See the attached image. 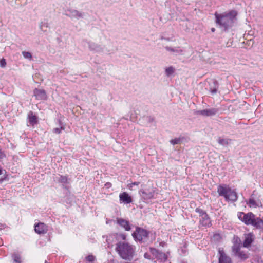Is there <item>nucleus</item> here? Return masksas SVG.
I'll return each instance as SVG.
<instances>
[{
  "label": "nucleus",
  "instance_id": "obj_1",
  "mask_svg": "<svg viewBox=\"0 0 263 263\" xmlns=\"http://www.w3.org/2000/svg\"><path fill=\"white\" fill-rule=\"evenodd\" d=\"M237 15V12L235 10H231L221 14L216 12V22L220 28L226 31L232 26Z\"/></svg>",
  "mask_w": 263,
  "mask_h": 263
},
{
  "label": "nucleus",
  "instance_id": "obj_2",
  "mask_svg": "<svg viewBox=\"0 0 263 263\" xmlns=\"http://www.w3.org/2000/svg\"><path fill=\"white\" fill-rule=\"evenodd\" d=\"M238 218L247 225H251L257 229L263 230V220L256 217L252 212H238Z\"/></svg>",
  "mask_w": 263,
  "mask_h": 263
},
{
  "label": "nucleus",
  "instance_id": "obj_3",
  "mask_svg": "<svg viewBox=\"0 0 263 263\" xmlns=\"http://www.w3.org/2000/svg\"><path fill=\"white\" fill-rule=\"evenodd\" d=\"M116 250L122 259L127 260H132L135 252V248L126 242L117 243Z\"/></svg>",
  "mask_w": 263,
  "mask_h": 263
},
{
  "label": "nucleus",
  "instance_id": "obj_4",
  "mask_svg": "<svg viewBox=\"0 0 263 263\" xmlns=\"http://www.w3.org/2000/svg\"><path fill=\"white\" fill-rule=\"evenodd\" d=\"M219 196H223L226 201L235 202L238 199L236 192L226 185H219L217 188Z\"/></svg>",
  "mask_w": 263,
  "mask_h": 263
},
{
  "label": "nucleus",
  "instance_id": "obj_5",
  "mask_svg": "<svg viewBox=\"0 0 263 263\" xmlns=\"http://www.w3.org/2000/svg\"><path fill=\"white\" fill-rule=\"evenodd\" d=\"M149 234V232L147 230L137 227L135 231L133 233L132 235L136 241H146Z\"/></svg>",
  "mask_w": 263,
  "mask_h": 263
},
{
  "label": "nucleus",
  "instance_id": "obj_6",
  "mask_svg": "<svg viewBox=\"0 0 263 263\" xmlns=\"http://www.w3.org/2000/svg\"><path fill=\"white\" fill-rule=\"evenodd\" d=\"M65 15L72 19L79 20L84 17V13L75 9H70L65 11Z\"/></svg>",
  "mask_w": 263,
  "mask_h": 263
},
{
  "label": "nucleus",
  "instance_id": "obj_7",
  "mask_svg": "<svg viewBox=\"0 0 263 263\" xmlns=\"http://www.w3.org/2000/svg\"><path fill=\"white\" fill-rule=\"evenodd\" d=\"M217 112V109L216 108H209L201 110H197L195 114L198 115H201L204 117H209L215 115Z\"/></svg>",
  "mask_w": 263,
  "mask_h": 263
},
{
  "label": "nucleus",
  "instance_id": "obj_8",
  "mask_svg": "<svg viewBox=\"0 0 263 263\" xmlns=\"http://www.w3.org/2000/svg\"><path fill=\"white\" fill-rule=\"evenodd\" d=\"M33 94L35 98L37 100H46L47 98L46 92L43 89L35 88L33 90Z\"/></svg>",
  "mask_w": 263,
  "mask_h": 263
},
{
  "label": "nucleus",
  "instance_id": "obj_9",
  "mask_svg": "<svg viewBox=\"0 0 263 263\" xmlns=\"http://www.w3.org/2000/svg\"><path fill=\"white\" fill-rule=\"evenodd\" d=\"M119 200L121 203L129 204L132 202L133 199L126 192H123L119 195Z\"/></svg>",
  "mask_w": 263,
  "mask_h": 263
},
{
  "label": "nucleus",
  "instance_id": "obj_10",
  "mask_svg": "<svg viewBox=\"0 0 263 263\" xmlns=\"http://www.w3.org/2000/svg\"><path fill=\"white\" fill-rule=\"evenodd\" d=\"M34 230L37 234H44L47 232L48 228L45 224L40 222L35 225Z\"/></svg>",
  "mask_w": 263,
  "mask_h": 263
},
{
  "label": "nucleus",
  "instance_id": "obj_11",
  "mask_svg": "<svg viewBox=\"0 0 263 263\" xmlns=\"http://www.w3.org/2000/svg\"><path fill=\"white\" fill-rule=\"evenodd\" d=\"M117 223L120 227L124 228L125 231H129L130 227L128 221L121 218H116Z\"/></svg>",
  "mask_w": 263,
  "mask_h": 263
},
{
  "label": "nucleus",
  "instance_id": "obj_12",
  "mask_svg": "<svg viewBox=\"0 0 263 263\" xmlns=\"http://www.w3.org/2000/svg\"><path fill=\"white\" fill-rule=\"evenodd\" d=\"M245 239L243 245L245 247H249L254 240V235L252 233H249L245 235Z\"/></svg>",
  "mask_w": 263,
  "mask_h": 263
},
{
  "label": "nucleus",
  "instance_id": "obj_13",
  "mask_svg": "<svg viewBox=\"0 0 263 263\" xmlns=\"http://www.w3.org/2000/svg\"><path fill=\"white\" fill-rule=\"evenodd\" d=\"M220 257L219 258V263H231V258L227 256L223 250H219Z\"/></svg>",
  "mask_w": 263,
  "mask_h": 263
},
{
  "label": "nucleus",
  "instance_id": "obj_14",
  "mask_svg": "<svg viewBox=\"0 0 263 263\" xmlns=\"http://www.w3.org/2000/svg\"><path fill=\"white\" fill-rule=\"evenodd\" d=\"M88 47L90 50L95 52L100 53L103 52L102 47L93 42H89Z\"/></svg>",
  "mask_w": 263,
  "mask_h": 263
},
{
  "label": "nucleus",
  "instance_id": "obj_15",
  "mask_svg": "<svg viewBox=\"0 0 263 263\" xmlns=\"http://www.w3.org/2000/svg\"><path fill=\"white\" fill-rule=\"evenodd\" d=\"M247 204L250 207V208H257L259 207L262 205L261 201L258 199V200H255L252 196L249 199V202L247 203Z\"/></svg>",
  "mask_w": 263,
  "mask_h": 263
},
{
  "label": "nucleus",
  "instance_id": "obj_16",
  "mask_svg": "<svg viewBox=\"0 0 263 263\" xmlns=\"http://www.w3.org/2000/svg\"><path fill=\"white\" fill-rule=\"evenodd\" d=\"M200 223L204 227H210L211 226L210 219L208 215H204L203 216L200 218Z\"/></svg>",
  "mask_w": 263,
  "mask_h": 263
},
{
  "label": "nucleus",
  "instance_id": "obj_17",
  "mask_svg": "<svg viewBox=\"0 0 263 263\" xmlns=\"http://www.w3.org/2000/svg\"><path fill=\"white\" fill-rule=\"evenodd\" d=\"M27 119L30 125L34 126L37 122V118L33 115L32 111H30L28 113Z\"/></svg>",
  "mask_w": 263,
  "mask_h": 263
},
{
  "label": "nucleus",
  "instance_id": "obj_18",
  "mask_svg": "<svg viewBox=\"0 0 263 263\" xmlns=\"http://www.w3.org/2000/svg\"><path fill=\"white\" fill-rule=\"evenodd\" d=\"M234 239L235 240V243L232 247V250L233 253L236 254L240 251V240L237 237H234Z\"/></svg>",
  "mask_w": 263,
  "mask_h": 263
},
{
  "label": "nucleus",
  "instance_id": "obj_19",
  "mask_svg": "<svg viewBox=\"0 0 263 263\" xmlns=\"http://www.w3.org/2000/svg\"><path fill=\"white\" fill-rule=\"evenodd\" d=\"M67 180L68 179L66 176L60 175H58L54 178V181L63 184L66 183L67 182Z\"/></svg>",
  "mask_w": 263,
  "mask_h": 263
},
{
  "label": "nucleus",
  "instance_id": "obj_20",
  "mask_svg": "<svg viewBox=\"0 0 263 263\" xmlns=\"http://www.w3.org/2000/svg\"><path fill=\"white\" fill-rule=\"evenodd\" d=\"M231 139H227V138H226V139H224V138H222L221 137H219L217 139V142L218 143L222 145V146H227L228 145H229L230 142H231Z\"/></svg>",
  "mask_w": 263,
  "mask_h": 263
},
{
  "label": "nucleus",
  "instance_id": "obj_21",
  "mask_svg": "<svg viewBox=\"0 0 263 263\" xmlns=\"http://www.w3.org/2000/svg\"><path fill=\"white\" fill-rule=\"evenodd\" d=\"M165 49L167 51L172 53H174L175 54H179L182 52V50H181L179 48H172L168 46H166Z\"/></svg>",
  "mask_w": 263,
  "mask_h": 263
},
{
  "label": "nucleus",
  "instance_id": "obj_22",
  "mask_svg": "<svg viewBox=\"0 0 263 263\" xmlns=\"http://www.w3.org/2000/svg\"><path fill=\"white\" fill-rule=\"evenodd\" d=\"M140 193H141L143 195V197L145 199H150L153 198L154 197V192H150L149 193H146L144 191L141 190Z\"/></svg>",
  "mask_w": 263,
  "mask_h": 263
},
{
  "label": "nucleus",
  "instance_id": "obj_23",
  "mask_svg": "<svg viewBox=\"0 0 263 263\" xmlns=\"http://www.w3.org/2000/svg\"><path fill=\"white\" fill-rule=\"evenodd\" d=\"M156 258H157L158 260H160L161 261H163L166 260L167 257L164 253L159 252Z\"/></svg>",
  "mask_w": 263,
  "mask_h": 263
},
{
  "label": "nucleus",
  "instance_id": "obj_24",
  "mask_svg": "<svg viewBox=\"0 0 263 263\" xmlns=\"http://www.w3.org/2000/svg\"><path fill=\"white\" fill-rule=\"evenodd\" d=\"M175 69L172 67H168L165 69V74L167 77H170L174 72Z\"/></svg>",
  "mask_w": 263,
  "mask_h": 263
},
{
  "label": "nucleus",
  "instance_id": "obj_25",
  "mask_svg": "<svg viewBox=\"0 0 263 263\" xmlns=\"http://www.w3.org/2000/svg\"><path fill=\"white\" fill-rule=\"evenodd\" d=\"M22 54L25 59H28L29 60H32V56L30 52L24 51L22 52Z\"/></svg>",
  "mask_w": 263,
  "mask_h": 263
},
{
  "label": "nucleus",
  "instance_id": "obj_26",
  "mask_svg": "<svg viewBox=\"0 0 263 263\" xmlns=\"http://www.w3.org/2000/svg\"><path fill=\"white\" fill-rule=\"evenodd\" d=\"M13 259V263H21V258L20 255L14 254L12 256Z\"/></svg>",
  "mask_w": 263,
  "mask_h": 263
},
{
  "label": "nucleus",
  "instance_id": "obj_27",
  "mask_svg": "<svg viewBox=\"0 0 263 263\" xmlns=\"http://www.w3.org/2000/svg\"><path fill=\"white\" fill-rule=\"evenodd\" d=\"M235 255L238 256L241 259H245L248 257L247 255L240 250Z\"/></svg>",
  "mask_w": 263,
  "mask_h": 263
},
{
  "label": "nucleus",
  "instance_id": "obj_28",
  "mask_svg": "<svg viewBox=\"0 0 263 263\" xmlns=\"http://www.w3.org/2000/svg\"><path fill=\"white\" fill-rule=\"evenodd\" d=\"M195 211L196 213H198L200 218H201V217L203 216L204 215H207L204 211L200 208H196Z\"/></svg>",
  "mask_w": 263,
  "mask_h": 263
},
{
  "label": "nucleus",
  "instance_id": "obj_29",
  "mask_svg": "<svg viewBox=\"0 0 263 263\" xmlns=\"http://www.w3.org/2000/svg\"><path fill=\"white\" fill-rule=\"evenodd\" d=\"M181 141V138H175L174 139H172L170 140V143L172 145H176L177 144H179Z\"/></svg>",
  "mask_w": 263,
  "mask_h": 263
},
{
  "label": "nucleus",
  "instance_id": "obj_30",
  "mask_svg": "<svg viewBox=\"0 0 263 263\" xmlns=\"http://www.w3.org/2000/svg\"><path fill=\"white\" fill-rule=\"evenodd\" d=\"M150 252L154 256H155V258H156L159 251L156 249L151 248H150Z\"/></svg>",
  "mask_w": 263,
  "mask_h": 263
},
{
  "label": "nucleus",
  "instance_id": "obj_31",
  "mask_svg": "<svg viewBox=\"0 0 263 263\" xmlns=\"http://www.w3.org/2000/svg\"><path fill=\"white\" fill-rule=\"evenodd\" d=\"M86 258L88 262H91L95 260V257L92 255H89Z\"/></svg>",
  "mask_w": 263,
  "mask_h": 263
},
{
  "label": "nucleus",
  "instance_id": "obj_32",
  "mask_svg": "<svg viewBox=\"0 0 263 263\" xmlns=\"http://www.w3.org/2000/svg\"><path fill=\"white\" fill-rule=\"evenodd\" d=\"M48 27V23L47 22H42L40 25V27L41 30H43L44 28H47Z\"/></svg>",
  "mask_w": 263,
  "mask_h": 263
},
{
  "label": "nucleus",
  "instance_id": "obj_33",
  "mask_svg": "<svg viewBox=\"0 0 263 263\" xmlns=\"http://www.w3.org/2000/svg\"><path fill=\"white\" fill-rule=\"evenodd\" d=\"M6 65V62L4 59H2L0 60V66L2 67H5Z\"/></svg>",
  "mask_w": 263,
  "mask_h": 263
},
{
  "label": "nucleus",
  "instance_id": "obj_34",
  "mask_svg": "<svg viewBox=\"0 0 263 263\" xmlns=\"http://www.w3.org/2000/svg\"><path fill=\"white\" fill-rule=\"evenodd\" d=\"M62 129H64V128H62V127H61L60 128H55L53 129V133H54L55 134H60L61 133V132Z\"/></svg>",
  "mask_w": 263,
  "mask_h": 263
},
{
  "label": "nucleus",
  "instance_id": "obj_35",
  "mask_svg": "<svg viewBox=\"0 0 263 263\" xmlns=\"http://www.w3.org/2000/svg\"><path fill=\"white\" fill-rule=\"evenodd\" d=\"M139 183V182H134L129 185V188L130 189L134 185H138Z\"/></svg>",
  "mask_w": 263,
  "mask_h": 263
},
{
  "label": "nucleus",
  "instance_id": "obj_36",
  "mask_svg": "<svg viewBox=\"0 0 263 263\" xmlns=\"http://www.w3.org/2000/svg\"><path fill=\"white\" fill-rule=\"evenodd\" d=\"M144 256L145 258H147V259H151V258L150 257V255L147 253H145L144 255Z\"/></svg>",
  "mask_w": 263,
  "mask_h": 263
},
{
  "label": "nucleus",
  "instance_id": "obj_37",
  "mask_svg": "<svg viewBox=\"0 0 263 263\" xmlns=\"http://www.w3.org/2000/svg\"><path fill=\"white\" fill-rule=\"evenodd\" d=\"M5 156L4 153L0 150V159L3 158Z\"/></svg>",
  "mask_w": 263,
  "mask_h": 263
},
{
  "label": "nucleus",
  "instance_id": "obj_38",
  "mask_svg": "<svg viewBox=\"0 0 263 263\" xmlns=\"http://www.w3.org/2000/svg\"><path fill=\"white\" fill-rule=\"evenodd\" d=\"M216 91H217L216 89H213L211 90V93H212V94H215V93H216Z\"/></svg>",
  "mask_w": 263,
  "mask_h": 263
},
{
  "label": "nucleus",
  "instance_id": "obj_39",
  "mask_svg": "<svg viewBox=\"0 0 263 263\" xmlns=\"http://www.w3.org/2000/svg\"><path fill=\"white\" fill-rule=\"evenodd\" d=\"M120 236H121V238H122L123 240L125 239V238H126V236H125V235H124V234H121Z\"/></svg>",
  "mask_w": 263,
  "mask_h": 263
},
{
  "label": "nucleus",
  "instance_id": "obj_40",
  "mask_svg": "<svg viewBox=\"0 0 263 263\" xmlns=\"http://www.w3.org/2000/svg\"><path fill=\"white\" fill-rule=\"evenodd\" d=\"M211 30H212V32H214L215 29L214 28H212Z\"/></svg>",
  "mask_w": 263,
  "mask_h": 263
}]
</instances>
